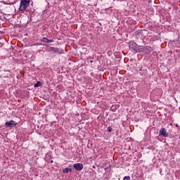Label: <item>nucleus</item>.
<instances>
[{
	"instance_id": "1",
	"label": "nucleus",
	"mask_w": 180,
	"mask_h": 180,
	"mask_svg": "<svg viewBox=\"0 0 180 180\" xmlns=\"http://www.w3.org/2000/svg\"><path fill=\"white\" fill-rule=\"evenodd\" d=\"M128 44L131 51H133V53H140L141 45H139L133 41H129Z\"/></svg>"
},
{
	"instance_id": "2",
	"label": "nucleus",
	"mask_w": 180,
	"mask_h": 180,
	"mask_svg": "<svg viewBox=\"0 0 180 180\" xmlns=\"http://www.w3.org/2000/svg\"><path fill=\"white\" fill-rule=\"evenodd\" d=\"M29 5H30V0H20L19 11L23 12V11H25L29 8Z\"/></svg>"
},
{
	"instance_id": "3",
	"label": "nucleus",
	"mask_w": 180,
	"mask_h": 180,
	"mask_svg": "<svg viewBox=\"0 0 180 180\" xmlns=\"http://www.w3.org/2000/svg\"><path fill=\"white\" fill-rule=\"evenodd\" d=\"M154 49L150 46H141V51L139 53H142L143 54H150L151 51H153Z\"/></svg>"
},
{
	"instance_id": "4",
	"label": "nucleus",
	"mask_w": 180,
	"mask_h": 180,
	"mask_svg": "<svg viewBox=\"0 0 180 180\" xmlns=\"http://www.w3.org/2000/svg\"><path fill=\"white\" fill-rule=\"evenodd\" d=\"M49 53H54L55 54H63V50L56 47H49L47 49Z\"/></svg>"
},
{
	"instance_id": "5",
	"label": "nucleus",
	"mask_w": 180,
	"mask_h": 180,
	"mask_svg": "<svg viewBox=\"0 0 180 180\" xmlns=\"http://www.w3.org/2000/svg\"><path fill=\"white\" fill-rule=\"evenodd\" d=\"M18 124V122L13 121V120H11V121H7L5 123V126L6 127H15L16 125Z\"/></svg>"
},
{
	"instance_id": "6",
	"label": "nucleus",
	"mask_w": 180,
	"mask_h": 180,
	"mask_svg": "<svg viewBox=\"0 0 180 180\" xmlns=\"http://www.w3.org/2000/svg\"><path fill=\"white\" fill-rule=\"evenodd\" d=\"M73 167L76 171H82L84 169V165L82 163L74 164Z\"/></svg>"
},
{
	"instance_id": "7",
	"label": "nucleus",
	"mask_w": 180,
	"mask_h": 180,
	"mask_svg": "<svg viewBox=\"0 0 180 180\" xmlns=\"http://www.w3.org/2000/svg\"><path fill=\"white\" fill-rule=\"evenodd\" d=\"M159 135L162 136L163 137H168V134L167 133V129L165 128H162L159 131Z\"/></svg>"
},
{
	"instance_id": "8",
	"label": "nucleus",
	"mask_w": 180,
	"mask_h": 180,
	"mask_svg": "<svg viewBox=\"0 0 180 180\" xmlns=\"http://www.w3.org/2000/svg\"><path fill=\"white\" fill-rule=\"evenodd\" d=\"M41 85H43V84H41V82H37L34 85V88H38V86H41Z\"/></svg>"
},
{
	"instance_id": "9",
	"label": "nucleus",
	"mask_w": 180,
	"mask_h": 180,
	"mask_svg": "<svg viewBox=\"0 0 180 180\" xmlns=\"http://www.w3.org/2000/svg\"><path fill=\"white\" fill-rule=\"evenodd\" d=\"M49 41V39L44 37L41 39V41H43L44 43H47Z\"/></svg>"
},
{
	"instance_id": "10",
	"label": "nucleus",
	"mask_w": 180,
	"mask_h": 180,
	"mask_svg": "<svg viewBox=\"0 0 180 180\" xmlns=\"http://www.w3.org/2000/svg\"><path fill=\"white\" fill-rule=\"evenodd\" d=\"M63 174H68V172H70L68 170V167L63 169Z\"/></svg>"
},
{
	"instance_id": "11",
	"label": "nucleus",
	"mask_w": 180,
	"mask_h": 180,
	"mask_svg": "<svg viewBox=\"0 0 180 180\" xmlns=\"http://www.w3.org/2000/svg\"><path fill=\"white\" fill-rule=\"evenodd\" d=\"M107 131H109V133H112V131H113V128H112V127H108L107 128Z\"/></svg>"
},
{
	"instance_id": "12",
	"label": "nucleus",
	"mask_w": 180,
	"mask_h": 180,
	"mask_svg": "<svg viewBox=\"0 0 180 180\" xmlns=\"http://www.w3.org/2000/svg\"><path fill=\"white\" fill-rule=\"evenodd\" d=\"M123 180H130V176H125L123 178Z\"/></svg>"
},
{
	"instance_id": "13",
	"label": "nucleus",
	"mask_w": 180,
	"mask_h": 180,
	"mask_svg": "<svg viewBox=\"0 0 180 180\" xmlns=\"http://www.w3.org/2000/svg\"><path fill=\"white\" fill-rule=\"evenodd\" d=\"M135 34H141V30H136Z\"/></svg>"
},
{
	"instance_id": "14",
	"label": "nucleus",
	"mask_w": 180,
	"mask_h": 180,
	"mask_svg": "<svg viewBox=\"0 0 180 180\" xmlns=\"http://www.w3.org/2000/svg\"><path fill=\"white\" fill-rule=\"evenodd\" d=\"M35 44H36L37 46H40V45H41V40L40 41H39V42H37Z\"/></svg>"
},
{
	"instance_id": "15",
	"label": "nucleus",
	"mask_w": 180,
	"mask_h": 180,
	"mask_svg": "<svg viewBox=\"0 0 180 180\" xmlns=\"http://www.w3.org/2000/svg\"><path fill=\"white\" fill-rule=\"evenodd\" d=\"M47 43H54V41L53 39H48Z\"/></svg>"
},
{
	"instance_id": "16",
	"label": "nucleus",
	"mask_w": 180,
	"mask_h": 180,
	"mask_svg": "<svg viewBox=\"0 0 180 180\" xmlns=\"http://www.w3.org/2000/svg\"><path fill=\"white\" fill-rule=\"evenodd\" d=\"M69 172H72V168H68Z\"/></svg>"
},
{
	"instance_id": "17",
	"label": "nucleus",
	"mask_w": 180,
	"mask_h": 180,
	"mask_svg": "<svg viewBox=\"0 0 180 180\" xmlns=\"http://www.w3.org/2000/svg\"><path fill=\"white\" fill-rule=\"evenodd\" d=\"M68 168H72V165H69Z\"/></svg>"
},
{
	"instance_id": "18",
	"label": "nucleus",
	"mask_w": 180,
	"mask_h": 180,
	"mask_svg": "<svg viewBox=\"0 0 180 180\" xmlns=\"http://www.w3.org/2000/svg\"><path fill=\"white\" fill-rule=\"evenodd\" d=\"M176 127H179V125H178V124H176Z\"/></svg>"
},
{
	"instance_id": "19",
	"label": "nucleus",
	"mask_w": 180,
	"mask_h": 180,
	"mask_svg": "<svg viewBox=\"0 0 180 180\" xmlns=\"http://www.w3.org/2000/svg\"><path fill=\"white\" fill-rule=\"evenodd\" d=\"M99 25H100V26H102V24L101 22H99Z\"/></svg>"
},
{
	"instance_id": "20",
	"label": "nucleus",
	"mask_w": 180,
	"mask_h": 180,
	"mask_svg": "<svg viewBox=\"0 0 180 180\" xmlns=\"http://www.w3.org/2000/svg\"><path fill=\"white\" fill-rule=\"evenodd\" d=\"M90 63H94V60H91Z\"/></svg>"
},
{
	"instance_id": "21",
	"label": "nucleus",
	"mask_w": 180,
	"mask_h": 180,
	"mask_svg": "<svg viewBox=\"0 0 180 180\" xmlns=\"http://www.w3.org/2000/svg\"><path fill=\"white\" fill-rule=\"evenodd\" d=\"M93 168H95V166H93Z\"/></svg>"
},
{
	"instance_id": "22",
	"label": "nucleus",
	"mask_w": 180,
	"mask_h": 180,
	"mask_svg": "<svg viewBox=\"0 0 180 180\" xmlns=\"http://www.w3.org/2000/svg\"><path fill=\"white\" fill-rule=\"evenodd\" d=\"M179 12H180V11H179Z\"/></svg>"
}]
</instances>
